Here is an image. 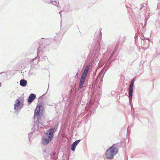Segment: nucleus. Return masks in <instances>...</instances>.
Instances as JSON below:
<instances>
[{
  "label": "nucleus",
  "mask_w": 160,
  "mask_h": 160,
  "mask_svg": "<svg viewBox=\"0 0 160 160\" xmlns=\"http://www.w3.org/2000/svg\"><path fill=\"white\" fill-rule=\"evenodd\" d=\"M118 152V150L115 144H113L107 150L105 155L107 158L112 159Z\"/></svg>",
  "instance_id": "nucleus-1"
},
{
  "label": "nucleus",
  "mask_w": 160,
  "mask_h": 160,
  "mask_svg": "<svg viewBox=\"0 0 160 160\" xmlns=\"http://www.w3.org/2000/svg\"><path fill=\"white\" fill-rule=\"evenodd\" d=\"M43 107L42 104H39L37 106L34 111V117L39 118L40 115V108Z\"/></svg>",
  "instance_id": "nucleus-2"
},
{
  "label": "nucleus",
  "mask_w": 160,
  "mask_h": 160,
  "mask_svg": "<svg viewBox=\"0 0 160 160\" xmlns=\"http://www.w3.org/2000/svg\"><path fill=\"white\" fill-rule=\"evenodd\" d=\"M134 82V79L133 78L131 80L130 84L129 87V97L130 99H131L132 97L133 92V87Z\"/></svg>",
  "instance_id": "nucleus-3"
},
{
  "label": "nucleus",
  "mask_w": 160,
  "mask_h": 160,
  "mask_svg": "<svg viewBox=\"0 0 160 160\" xmlns=\"http://www.w3.org/2000/svg\"><path fill=\"white\" fill-rule=\"evenodd\" d=\"M52 139L51 138L44 135L42 138V143L44 145H47L51 141Z\"/></svg>",
  "instance_id": "nucleus-4"
},
{
  "label": "nucleus",
  "mask_w": 160,
  "mask_h": 160,
  "mask_svg": "<svg viewBox=\"0 0 160 160\" xmlns=\"http://www.w3.org/2000/svg\"><path fill=\"white\" fill-rule=\"evenodd\" d=\"M54 132V129L50 128L46 132L44 133V134L45 136L50 137L52 139L53 137Z\"/></svg>",
  "instance_id": "nucleus-5"
},
{
  "label": "nucleus",
  "mask_w": 160,
  "mask_h": 160,
  "mask_svg": "<svg viewBox=\"0 0 160 160\" xmlns=\"http://www.w3.org/2000/svg\"><path fill=\"white\" fill-rule=\"evenodd\" d=\"M86 77L82 75L81 78L80 79V81L79 83V87L80 88H82L83 85L84 83L85 82Z\"/></svg>",
  "instance_id": "nucleus-6"
},
{
  "label": "nucleus",
  "mask_w": 160,
  "mask_h": 160,
  "mask_svg": "<svg viewBox=\"0 0 160 160\" xmlns=\"http://www.w3.org/2000/svg\"><path fill=\"white\" fill-rule=\"evenodd\" d=\"M90 65H88L85 68V69L82 74V75L87 77V73L90 68Z\"/></svg>",
  "instance_id": "nucleus-7"
},
{
  "label": "nucleus",
  "mask_w": 160,
  "mask_h": 160,
  "mask_svg": "<svg viewBox=\"0 0 160 160\" xmlns=\"http://www.w3.org/2000/svg\"><path fill=\"white\" fill-rule=\"evenodd\" d=\"M80 141V140H78L75 141L73 143L71 147V149L72 151H73L75 150L76 147Z\"/></svg>",
  "instance_id": "nucleus-8"
},
{
  "label": "nucleus",
  "mask_w": 160,
  "mask_h": 160,
  "mask_svg": "<svg viewBox=\"0 0 160 160\" xmlns=\"http://www.w3.org/2000/svg\"><path fill=\"white\" fill-rule=\"evenodd\" d=\"M36 98V95L34 94H31L29 97L28 102H32Z\"/></svg>",
  "instance_id": "nucleus-9"
},
{
  "label": "nucleus",
  "mask_w": 160,
  "mask_h": 160,
  "mask_svg": "<svg viewBox=\"0 0 160 160\" xmlns=\"http://www.w3.org/2000/svg\"><path fill=\"white\" fill-rule=\"evenodd\" d=\"M20 104V101L19 100H17L15 101V103L14 104V108L15 109H17L18 106Z\"/></svg>",
  "instance_id": "nucleus-10"
},
{
  "label": "nucleus",
  "mask_w": 160,
  "mask_h": 160,
  "mask_svg": "<svg viewBox=\"0 0 160 160\" xmlns=\"http://www.w3.org/2000/svg\"><path fill=\"white\" fill-rule=\"evenodd\" d=\"M27 84L26 81L24 80H21L20 81V84L22 86H25Z\"/></svg>",
  "instance_id": "nucleus-11"
},
{
  "label": "nucleus",
  "mask_w": 160,
  "mask_h": 160,
  "mask_svg": "<svg viewBox=\"0 0 160 160\" xmlns=\"http://www.w3.org/2000/svg\"><path fill=\"white\" fill-rule=\"evenodd\" d=\"M144 4H144H145V5H146V6L147 5L146 4H145L144 3V4Z\"/></svg>",
  "instance_id": "nucleus-12"
},
{
  "label": "nucleus",
  "mask_w": 160,
  "mask_h": 160,
  "mask_svg": "<svg viewBox=\"0 0 160 160\" xmlns=\"http://www.w3.org/2000/svg\"><path fill=\"white\" fill-rule=\"evenodd\" d=\"M1 83L0 82V86H1Z\"/></svg>",
  "instance_id": "nucleus-13"
}]
</instances>
